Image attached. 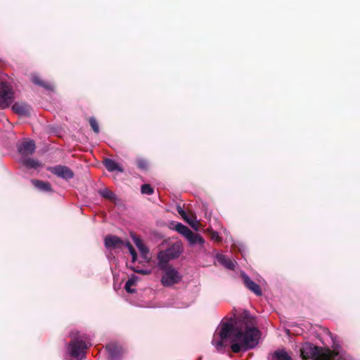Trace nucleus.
<instances>
[{
	"mask_svg": "<svg viewBox=\"0 0 360 360\" xmlns=\"http://www.w3.org/2000/svg\"><path fill=\"white\" fill-rule=\"evenodd\" d=\"M228 338H231V350L238 353L254 348L258 344L259 330L253 326L252 320L247 318L236 322L235 326L231 319L220 323L213 335L212 344L218 352H224Z\"/></svg>",
	"mask_w": 360,
	"mask_h": 360,
	"instance_id": "obj_1",
	"label": "nucleus"
},
{
	"mask_svg": "<svg viewBox=\"0 0 360 360\" xmlns=\"http://www.w3.org/2000/svg\"><path fill=\"white\" fill-rule=\"evenodd\" d=\"M300 355L304 360H351L342 351L322 349L308 342L302 346Z\"/></svg>",
	"mask_w": 360,
	"mask_h": 360,
	"instance_id": "obj_2",
	"label": "nucleus"
},
{
	"mask_svg": "<svg viewBox=\"0 0 360 360\" xmlns=\"http://www.w3.org/2000/svg\"><path fill=\"white\" fill-rule=\"evenodd\" d=\"M91 345L90 342H86L80 338H75L70 342L68 351L70 356L78 360H82L85 358L86 349Z\"/></svg>",
	"mask_w": 360,
	"mask_h": 360,
	"instance_id": "obj_3",
	"label": "nucleus"
},
{
	"mask_svg": "<svg viewBox=\"0 0 360 360\" xmlns=\"http://www.w3.org/2000/svg\"><path fill=\"white\" fill-rule=\"evenodd\" d=\"M14 100V93L12 86L7 82L0 81V107L2 109L8 108Z\"/></svg>",
	"mask_w": 360,
	"mask_h": 360,
	"instance_id": "obj_4",
	"label": "nucleus"
},
{
	"mask_svg": "<svg viewBox=\"0 0 360 360\" xmlns=\"http://www.w3.org/2000/svg\"><path fill=\"white\" fill-rule=\"evenodd\" d=\"M164 274L161 278V283L164 286L169 287L178 283L181 280V275L172 266L163 269Z\"/></svg>",
	"mask_w": 360,
	"mask_h": 360,
	"instance_id": "obj_5",
	"label": "nucleus"
},
{
	"mask_svg": "<svg viewBox=\"0 0 360 360\" xmlns=\"http://www.w3.org/2000/svg\"><path fill=\"white\" fill-rule=\"evenodd\" d=\"M18 153L23 157L33 154L36 149V145L33 140L26 139L17 145Z\"/></svg>",
	"mask_w": 360,
	"mask_h": 360,
	"instance_id": "obj_6",
	"label": "nucleus"
},
{
	"mask_svg": "<svg viewBox=\"0 0 360 360\" xmlns=\"http://www.w3.org/2000/svg\"><path fill=\"white\" fill-rule=\"evenodd\" d=\"M49 171L57 176L65 180H69L74 177V172L66 166L57 165L49 168Z\"/></svg>",
	"mask_w": 360,
	"mask_h": 360,
	"instance_id": "obj_7",
	"label": "nucleus"
},
{
	"mask_svg": "<svg viewBox=\"0 0 360 360\" xmlns=\"http://www.w3.org/2000/svg\"><path fill=\"white\" fill-rule=\"evenodd\" d=\"M105 348L109 360H120L124 353L122 347L114 342L108 344Z\"/></svg>",
	"mask_w": 360,
	"mask_h": 360,
	"instance_id": "obj_8",
	"label": "nucleus"
},
{
	"mask_svg": "<svg viewBox=\"0 0 360 360\" xmlns=\"http://www.w3.org/2000/svg\"><path fill=\"white\" fill-rule=\"evenodd\" d=\"M241 276L243 278L245 287L248 290L254 292L257 296H260L262 295V291L259 285H257L253 281H252L250 278L245 272L241 273Z\"/></svg>",
	"mask_w": 360,
	"mask_h": 360,
	"instance_id": "obj_9",
	"label": "nucleus"
},
{
	"mask_svg": "<svg viewBox=\"0 0 360 360\" xmlns=\"http://www.w3.org/2000/svg\"><path fill=\"white\" fill-rule=\"evenodd\" d=\"M12 110L20 116H29L31 108L29 105L22 102H16L12 106Z\"/></svg>",
	"mask_w": 360,
	"mask_h": 360,
	"instance_id": "obj_10",
	"label": "nucleus"
},
{
	"mask_svg": "<svg viewBox=\"0 0 360 360\" xmlns=\"http://www.w3.org/2000/svg\"><path fill=\"white\" fill-rule=\"evenodd\" d=\"M104 243L107 249H115L122 245L124 242L118 236L108 235L105 238Z\"/></svg>",
	"mask_w": 360,
	"mask_h": 360,
	"instance_id": "obj_11",
	"label": "nucleus"
},
{
	"mask_svg": "<svg viewBox=\"0 0 360 360\" xmlns=\"http://www.w3.org/2000/svg\"><path fill=\"white\" fill-rule=\"evenodd\" d=\"M166 252H167L170 258L176 259L178 258L181 254L183 252V245L180 241H176L170 247L167 248Z\"/></svg>",
	"mask_w": 360,
	"mask_h": 360,
	"instance_id": "obj_12",
	"label": "nucleus"
},
{
	"mask_svg": "<svg viewBox=\"0 0 360 360\" xmlns=\"http://www.w3.org/2000/svg\"><path fill=\"white\" fill-rule=\"evenodd\" d=\"M186 239L191 245H198L201 250H205V240L200 235L193 233L191 231Z\"/></svg>",
	"mask_w": 360,
	"mask_h": 360,
	"instance_id": "obj_13",
	"label": "nucleus"
},
{
	"mask_svg": "<svg viewBox=\"0 0 360 360\" xmlns=\"http://www.w3.org/2000/svg\"><path fill=\"white\" fill-rule=\"evenodd\" d=\"M158 264L160 269H165L168 267H171L168 266V262L174 259L173 258H170L169 255L166 252V250H161L158 253Z\"/></svg>",
	"mask_w": 360,
	"mask_h": 360,
	"instance_id": "obj_14",
	"label": "nucleus"
},
{
	"mask_svg": "<svg viewBox=\"0 0 360 360\" xmlns=\"http://www.w3.org/2000/svg\"><path fill=\"white\" fill-rule=\"evenodd\" d=\"M158 264L160 269H165L168 267H171L168 266V262L174 259L173 258H170L169 255L166 252V250H161L158 253Z\"/></svg>",
	"mask_w": 360,
	"mask_h": 360,
	"instance_id": "obj_15",
	"label": "nucleus"
},
{
	"mask_svg": "<svg viewBox=\"0 0 360 360\" xmlns=\"http://www.w3.org/2000/svg\"><path fill=\"white\" fill-rule=\"evenodd\" d=\"M169 227L184 236L186 238L191 233V231L186 226L180 222L172 221L170 223Z\"/></svg>",
	"mask_w": 360,
	"mask_h": 360,
	"instance_id": "obj_16",
	"label": "nucleus"
},
{
	"mask_svg": "<svg viewBox=\"0 0 360 360\" xmlns=\"http://www.w3.org/2000/svg\"><path fill=\"white\" fill-rule=\"evenodd\" d=\"M217 261L229 270H233L236 262L231 260L229 257L222 254H218L216 257Z\"/></svg>",
	"mask_w": 360,
	"mask_h": 360,
	"instance_id": "obj_17",
	"label": "nucleus"
},
{
	"mask_svg": "<svg viewBox=\"0 0 360 360\" xmlns=\"http://www.w3.org/2000/svg\"><path fill=\"white\" fill-rule=\"evenodd\" d=\"M103 164H104L105 168L107 169V170L109 172H115V171H117L119 172H124V169L117 162H115V160H113L112 159L106 158L104 160Z\"/></svg>",
	"mask_w": 360,
	"mask_h": 360,
	"instance_id": "obj_18",
	"label": "nucleus"
},
{
	"mask_svg": "<svg viewBox=\"0 0 360 360\" xmlns=\"http://www.w3.org/2000/svg\"><path fill=\"white\" fill-rule=\"evenodd\" d=\"M133 241L135 243L137 248L139 250L140 252L141 253L144 259L146 258L147 255L149 252V249L144 245L143 241L136 236L132 237Z\"/></svg>",
	"mask_w": 360,
	"mask_h": 360,
	"instance_id": "obj_19",
	"label": "nucleus"
},
{
	"mask_svg": "<svg viewBox=\"0 0 360 360\" xmlns=\"http://www.w3.org/2000/svg\"><path fill=\"white\" fill-rule=\"evenodd\" d=\"M32 183L37 188L41 191L51 192L52 191L51 184L47 181L32 180Z\"/></svg>",
	"mask_w": 360,
	"mask_h": 360,
	"instance_id": "obj_20",
	"label": "nucleus"
},
{
	"mask_svg": "<svg viewBox=\"0 0 360 360\" xmlns=\"http://www.w3.org/2000/svg\"><path fill=\"white\" fill-rule=\"evenodd\" d=\"M269 360H292V358L284 349H280L274 352Z\"/></svg>",
	"mask_w": 360,
	"mask_h": 360,
	"instance_id": "obj_21",
	"label": "nucleus"
},
{
	"mask_svg": "<svg viewBox=\"0 0 360 360\" xmlns=\"http://www.w3.org/2000/svg\"><path fill=\"white\" fill-rule=\"evenodd\" d=\"M32 82L35 85L43 87L46 90H52L53 85L49 82L41 80L37 75H33L32 77Z\"/></svg>",
	"mask_w": 360,
	"mask_h": 360,
	"instance_id": "obj_22",
	"label": "nucleus"
},
{
	"mask_svg": "<svg viewBox=\"0 0 360 360\" xmlns=\"http://www.w3.org/2000/svg\"><path fill=\"white\" fill-rule=\"evenodd\" d=\"M22 164L27 168L37 169L40 166V163L37 160L27 158L22 160Z\"/></svg>",
	"mask_w": 360,
	"mask_h": 360,
	"instance_id": "obj_23",
	"label": "nucleus"
},
{
	"mask_svg": "<svg viewBox=\"0 0 360 360\" xmlns=\"http://www.w3.org/2000/svg\"><path fill=\"white\" fill-rule=\"evenodd\" d=\"M98 193L103 198L110 200L114 201L117 199L115 194L108 188L101 189L98 191Z\"/></svg>",
	"mask_w": 360,
	"mask_h": 360,
	"instance_id": "obj_24",
	"label": "nucleus"
},
{
	"mask_svg": "<svg viewBox=\"0 0 360 360\" xmlns=\"http://www.w3.org/2000/svg\"><path fill=\"white\" fill-rule=\"evenodd\" d=\"M141 191L143 194L146 195H152L154 193L153 188L148 184H145L141 186Z\"/></svg>",
	"mask_w": 360,
	"mask_h": 360,
	"instance_id": "obj_25",
	"label": "nucleus"
},
{
	"mask_svg": "<svg viewBox=\"0 0 360 360\" xmlns=\"http://www.w3.org/2000/svg\"><path fill=\"white\" fill-rule=\"evenodd\" d=\"M89 124L91 125L92 129L94 130V131L96 134H98L100 131L99 126H98V124L96 120L94 117H91L89 118Z\"/></svg>",
	"mask_w": 360,
	"mask_h": 360,
	"instance_id": "obj_26",
	"label": "nucleus"
},
{
	"mask_svg": "<svg viewBox=\"0 0 360 360\" xmlns=\"http://www.w3.org/2000/svg\"><path fill=\"white\" fill-rule=\"evenodd\" d=\"M134 272H136V273H139V274H143V275H148L151 273V270L150 269H140L139 267H136V266H131L130 267Z\"/></svg>",
	"mask_w": 360,
	"mask_h": 360,
	"instance_id": "obj_27",
	"label": "nucleus"
},
{
	"mask_svg": "<svg viewBox=\"0 0 360 360\" xmlns=\"http://www.w3.org/2000/svg\"><path fill=\"white\" fill-rule=\"evenodd\" d=\"M137 166L141 169H146L148 163L145 160L139 159L137 160Z\"/></svg>",
	"mask_w": 360,
	"mask_h": 360,
	"instance_id": "obj_28",
	"label": "nucleus"
},
{
	"mask_svg": "<svg viewBox=\"0 0 360 360\" xmlns=\"http://www.w3.org/2000/svg\"><path fill=\"white\" fill-rule=\"evenodd\" d=\"M184 219L194 229L198 230L196 226L197 221L195 220L190 219L188 216L184 218Z\"/></svg>",
	"mask_w": 360,
	"mask_h": 360,
	"instance_id": "obj_29",
	"label": "nucleus"
},
{
	"mask_svg": "<svg viewBox=\"0 0 360 360\" xmlns=\"http://www.w3.org/2000/svg\"><path fill=\"white\" fill-rule=\"evenodd\" d=\"M138 281V277L135 275H131V276L128 279V281L126 282L127 283L134 285Z\"/></svg>",
	"mask_w": 360,
	"mask_h": 360,
	"instance_id": "obj_30",
	"label": "nucleus"
},
{
	"mask_svg": "<svg viewBox=\"0 0 360 360\" xmlns=\"http://www.w3.org/2000/svg\"><path fill=\"white\" fill-rule=\"evenodd\" d=\"M129 252L130 255H131V262L134 263L137 258L136 252L134 248L131 250H130Z\"/></svg>",
	"mask_w": 360,
	"mask_h": 360,
	"instance_id": "obj_31",
	"label": "nucleus"
},
{
	"mask_svg": "<svg viewBox=\"0 0 360 360\" xmlns=\"http://www.w3.org/2000/svg\"><path fill=\"white\" fill-rule=\"evenodd\" d=\"M131 285L126 283L124 288L126 291L129 293H134L135 292L136 290L131 288Z\"/></svg>",
	"mask_w": 360,
	"mask_h": 360,
	"instance_id": "obj_32",
	"label": "nucleus"
},
{
	"mask_svg": "<svg viewBox=\"0 0 360 360\" xmlns=\"http://www.w3.org/2000/svg\"><path fill=\"white\" fill-rule=\"evenodd\" d=\"M177 210H178V212L181 214V216L183 218H184L187 216L186 213L180 207H178Z\"/></svg>",
	"mask_w": 360,
	"mask_h": 360,
	"instance_id": "obj_33",
	"label": "nucleus"
},
{
	"mask_svg": "<svg viewBox=\"0 0 360 360\" xmlns=\"http://www.w3.org/2000/svg\"><path fill=\"white\" fill-rule=\"evenodd\" d=\"M122 245H125L129 250V251L134 248L129 242L124 243Z\"/></svg>",
	"mask_w": 360,
	"mask_h": 360,
	"instance_id": "obj_34",
	"label": "nucleus"
},
{
	"mask_svg": "<svg viewBox=\"0 0 360 360\" xmlns=\"http://www.w3.org/2000/svg\"><path fill=\"white\" fill-rule=\"evenodd\" d=\"M212 238L213 239L218 240V238H219L218 233L217 232H213L212 234Z\"/></svg>",
	"mask_w": 360,
	"mask_h": 360,
	"instance_id": "obj_35",
	"label": "nucleus"
}]
</instances>
